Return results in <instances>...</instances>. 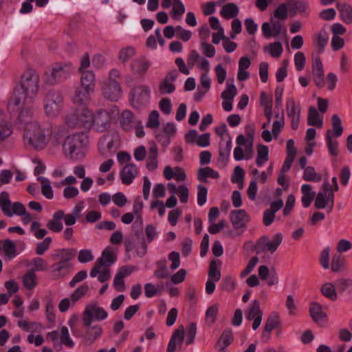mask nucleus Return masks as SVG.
Segmentation results:
<instances>
[{"mask_svg":"<svg viewBox=\"0 0 352 352\" xmlns=\"http://www.w3.org/2000/svg\"><path fill=\"white\" fill-rule=\"evenodd\" d=\"M40 77L33 69H27L20 78V88L15 89L8 102L9 106H19L21 104H32L39 91Z\"/></svg>","mask_w":352,"mask_h":352,"instance_id":"obj_1","label":"nucleus"},{"mask_svg":"<svg viewBox=\"0 0 352 352\" xmlns=\"http://www.w3.org/2000/svg\"><path fill=\"white\" fill-rule=\"evenodd\" d=\"M76 250L60 249L52 256L54 263L51 266L50 274L54 279L65 277L73 270L72 260L75 257Z\"/></svg>","mask_w":352,"mask_h":352,"instance_id":"obj_2","label":"nucleus"},{"mask_svg":"<svg viewBox=\"0 0 352 352\" xmlns=\"http://www.w3.org/2000/svg\"><path fill=\"white\" fill-rule=\"evenodd\" d=\"M0 208L3 214L8 217H12L14 215L21 217L24 225L29 224L33 219L32 214L27 211L22 203L16 201L12 204L9 194L6 191L0 194Z\"/></svg>","mask_w":352,"mask_h":352,"instance_id":"obj_3","label":"nucleus"},{"mask_svg":"<svg viewBox=\"0 0 352 352\" xmlns=\"http://www.w3.org/2000/svg\"><path fill=\"white\" fill-rule=\"evenodd\" d=\"M87 138L84 133H75L67 137L63 144V153L67 157L78 160L84 157V148Z\"/></svg>","mask_w":352,"mask_h":352,"instance_id":"obj_4","label":"nucleus"},{"mask_svg":"<svg viewBox=\"0 0 352 352\" xmlns=\"http://www.w3.org/2000/svg\"><path fill=\"white\" fill-rule=\"evenodd\" d=\"M116 256L108 249L104 250L95 263V266L90 272V276L92 278L98 276L100 283H104L110 279V266L115 263Z\"/></svg>","mask_w":352,"mask_h":352,"instance_id":"obj_5","label":"nucleus"},{"mask_svg":"<svg viewBox=\"0 0 352 352\" xmlns=\"http://www.w3.org/2000/svg\"><path fill=\"white\" fill-rule=\"evenodd\" d=\"M23 140L25 145L36 149H41L47 144L44 131L36 122H28L26 124Z\"/></svg>","mask_w":352,"mask_h":352,"instance_id":"obj_6","label":"nucleus"},{"mask_svg":"<svg viewBox=\"0 0 352 352\" xmlns=\"http://www.w3.org/2000/svg\"><path fill=\"white\" fill-rule=\"evenodd\" d=\"M63 107V96L58 90L49 91L44 98V111L47 116L56 117Z\"/></svg>","mask_w":352,"mask_h":352,"instance_id":"obj_7","label":"nucleus"},{"mask_svg":"<svg viewBox=\"0 0 352 352\" xmlns=\"http://www.w3.org/2000/svg\"><path fill=\"white\" fill-rule=\"evenodd\" d=\"M150 89L146 85L133 87L130 92V102L134 109H140L145 107L150 100Z\"/></svg>","mask_w":352,"mask_h":352,"instance_id":"obj_8","label":"nucleus"},{"mask_svg":"<svg viewBox=\"0 0 352 352\" xmlns=\"http://www.w3.org/2000/svg\"><path fill=\"white\" fill-rule=\"evenodd\" d=\"M82 315L84 326L89 325L94 320H104L108 316V314L104 308L99 307L96 302L87 305Z\"/></svg>","mask_w":352,"mask_h":352,"instance_id":"obj_9","label":"nucleus"},{"mask_svg":"<svg viewBox=\"0 0 352 352\" xmlns=\"http://www.w3.org/2000/svg\"><path fill=\"white\" fill-rule=\"evenodd\" d=\"M111 123L110 113L104 109H99L93 113L91 128L97 132H104L110 128Z\"/></svg>","mask_w":352,"mask_h":352,"instance_id":"obj_10","label":"nucleus"},{"mask_svg":"<svg viewBox=\"0 0 352 352\" xmlns=\"http://www.w3.org/2000/svg\"><path fill=\"white\" fill-rule=\"evenodd\" d=\"M69 74V67L60 64H56L50 70L45 72V80L47 83L54 85L67 78Z\"/></svg>","mask_w":352,"mask_h":352,"instance_id":"obj_11","label":"nucleus"},{"mask_svg":"<svg viewBox=\"0 0 352 352\" xmlns=\"http://www.w3.org/2000/svg\"><path fill=\"white\" fill-rule=\"evenodd\" d=\"M103 96L111 101H118L122 95V90L119 82H105L102 84Z\"/></svg>","mask_w":352,"mask_h":352,"instance_id":"obj_12","label":"nucleus"},{"mask_svg":"<svg viewBox=\"0 0 352 352\" xmlns=\"http://www.w3.org/2000/svg\"><path fill=\"white\" fill-rule=\"evenodd\" d=\"M287 115L292 120V129L296 130L298 127L300 116V107L296 104L293 98H289L286 102Z\"/></svg>","mask_w":352,"mask_h":352,"instance_id":"obj_13","label":"nucleus"},{"mask_svg":"<svg viewBox=\"0 0 352 352\" xmlns=\"http://www.w3.org/2000/svg\"><path fill=\"white\" fill-rule=\"evenodd\" d=\"M312 73L314 80L318 88L324 85V69L322 61L318 55L312 54Z\"/></svg>","mask_w":352,"mask_h":352,"instance_id":"obj_14","label":"nucleus"},{"mask_svg":"<svg viewBox=\"0 0 352 352\" xmlns=\"http://www.w3.org/2000/svg\"><path fill=\"white\" fill-rule=\"evenodd\" d=\"M119 124L124 131H129L133 130L135 126L140 124V120L135 118L131 111L124 110L120 114Z\"/></svg>","mask_w":352,"mask_h":352,"instance_id":"obj_15","label":"nucleus"},{"mask_svg":"<svg viewBox=\"0 0 352 352\" xmlns=\"http://www.w3.org/2000/svg\"><path fill=\"white\" fill-rule=\"evenodd\" d=\"M178 76L176 70L170 71L159 85V91L161 94H170L175 90L174 82Z\"/></svg>","mask_w":352,"mask_h":352,"instance_id":"obj_16","label":"nucleus"},{"mask_svg":"<svg viewBox=\"0 0 352 352\" xmlns=\"http://www.w3.org/2000/svg\"><path fill=\"white\" fill-rule=\"evenodd\" d=\"M283 241V236L280 233L274 235L272 241H270L267 236L261 237L258 241V244H262V251H267L271 254L276 252Z\"/></svg>","mask_w":352,"mask_h":352,"instance_id":"obj_17","label":"nucleus"},{"mask_svg":"<svg viewBox=\"0 0 352 352\" xmlns=\"http://www.w3.org/2000/svg\"><path fill=\"white\" fill-rule=\"evenodd\" d=\"M334 206V193L326 195V193H318L316 195L314 206L317 209L327 208V212H331Z\"/></svg>","mask_w":352,"mask_h":352,"instance_id":"obj_18","label":"nucleus"},{"mask_svg":"<svg viewBox=\"0 0 352 352\" xmlns=\"http://www.w3.org/2000/svg\"><path fill=\"white\" fill-rule=\"evenodd\" d=\"M283 206V200L278 199L271 204L270 208L264 211L263 223L265 226H269L273 223L276 217V212H278Z\"/></svg>","mask_w":352,"mask_h":352,"instance_id":"obj_19","label":"nucleus"},{"mask_svg":"<svg viewBox=\"0 0 352 352\" xmlns=\"http://www.w3.org/2000/svg\"><path fill=\"white\" fill-rule=\"evenodd\" d=\"M138 173V167L134 164H128L120 173L122 183L125 185L131 184Z\"/></svg>","mask_w":352,"mask_h":352,"instance_id":"obj_20","label":"nucleus"},{"mask_svg":"<svg viewBox=\"0 0 352 352\" xmlns=\"http://www.w3.org/2000/svg\"><path fill=\"white\" fill-rule=\"evenodd\" d=\"M85 327H86V331L83 336V341L87 345H90L101 336L102 329L98 324L91 326L89 324V325Z\"/></svg>","mask_w":352,"mask_h":352,"instance_id":"obj_21","label":"nucleus"},{"mask_svg":"<svg viewBox=\"0 0 352 352\" xmlns=\"http://www.w3.org/2000/svg\"><path fill=\"white\" fill-rule=\"evenodd\" d=\"M78 127L90 129L93 113L84 106L76 109Z\"/></svg>","mask_w":352,"mask_h":352,"instance_id":"obj_22","label":"nucleus"},{"mask_svg":"<svg viewBox=\"0 0 352 352\" xmlns=\"http://www.w3.org/2000/svg\"><path fill=\"white\" fill-rule=\"evenodd\" d=\"M151 62L145 57H140L135 59L131 64V69L133 74L135 75H144L151 67Z\"/></svg>","mask_w":352,"mask_h":352,"instance_id":"obj_23","label":"nucleus"},{"mask_svg":"<svg viewBox=\"0 0 352 352\" xmlns=\"http://www.w3.org/2000/svg\"><path fill=\"white\" fill-rule=\"evenodd\" d=\"M248 214L244 210H232L230 212V221L235 229H240L245 227L248 221Z\"/></svg>","mask_w":352,"mask_h":352,"instance_id":"obj_24","label":"nucleus"},{"mask_svg":"<svg viewBox=\"0 0 352 352\" xmlns=\"http://www.w3.org/2000/svg\"><path fill=\"white\" fill-rule=\"evenodd\" d=\"M64 217V211L59 210L54 212L52 218L47 223V228L54 232H60L63 228L62 220Z\"/></svg>","mask_w":352,"mask_h":352,"instance_id":"obj_25","label":"nucleus"},{"mask_svg":"<svg viewBox=\"0 0 352 352\" xmlns=\"http://www.w3.org/2000/svg\"><path fill=\"white\" fill-rule=\"evenodd\" d=\"M184 328L179 326L175 330L168 344L166 352H175L177 348V343L181 345L184 340Z\"/></svg>","mask_w":352,"mask_h":352,"instance_id":"obj_26","label":"nucleus"},{"mask_svg":"<svg viewBox=\"0 0 352 352\" xmlns=\"http://www.w3.org/2000/svg\"><path fill=\"white\" fill-rule=\"evenodd\" d=\"M313 39L314 44L317 49L316 55L323 53L329 40V36L326 30H320L318 33L314 35Z\"/></svg>","mask_w":352,"mask_h":352,"instance_id":"obj_27","label":"nucleus"},{"mask_svg":"<svg viewBox=\"0 0 352 352\" xmlns=\"http://www.w3.org/2000/svg\"><path fill=\"white\" fill-rule=\"evenodd\" d=\"M232 148V138L226 137V142H220L219 151V162L226 164L229 160V156Z\"/></svg>","mask_w":352,"mask_h":352,"instance_id":"obj_28","label":"nucleus"},{"mask_svg":"<svg viewBox=\"0 0 352 352\" xmlns=\"http://www.w3.org/2000/svg\"><path fill=\"white\" fill-rule=\"evenodd\" d=\"M94 91V90H88L86 87L80 85L75 91L74 102L80 104H85L89 100L90 94Z\"/></svg>","mask_w":352,"mask_h":352,"instance_id":"obj_29","label":"nucleus"},{"mask_svg":"<svg viewBox=\"0 0 352 352\" xmlns=\"http://www.w3.org/2000/svg\"><path fill=\"white\" fill-rule=\"evenodd\" d=\"M12 132L11 124L0 111V143L8 138L12 134Z\"/></svg>","mask_w":352,"mask_h":352,"instance_id":"obj_30","label":"nucleus"},{"mask_svg":"<svg viewBox=\"0 0 352 352\" xmlns=\"http://www.w3.org/2000/svg\"><path fill=\"white\" fill-rule=\"evenodd\" d=\"M302 196V204L305 208H308L315 197V192L312 191V188L309 184H302L301 186Z\"/></svg>","mask_w":352,"mask_h":352,"instance_id":"obj_31","label":"nucleus"},{"mask_svg":"<svg viewBox=\"0 0 352 352\" xmlns=\"http://www.w3.org/2000/svg\"><path fill=\"white\" fill-rule=\"evenodd\" d=\"M80 85L86 87L88 90L95 89L96 78L95 74L92 71H85L81 73Z\"/></svg>","mask_w":352,"mask_h":352,"instance_id":"obj_32","label":"nucleus"},{"mask_svg":"<svg viewBox=\"0 0 352 352\" xmlns=\"http://www.w3.org/2000/svg\"><path fill=\"white\" fill-rule=\"evenodd\" d=\"M218 179L219 174L217 171L212 168L207 166L205 168H199L197 170V179L202 182H208V178Z\"/></svg>","mask_w":352,"mask_h":352,"instance_id":"obj_33","label":"nucleus"},{"mask_svg":"<svg viewBox=\"0 0 352 352\" xmlns=\"http://www.w3.org/2000/svg\"><path fill=\"white\" fill-rule=\"evenodd\" d=\"M338 9L342 20L346 24L352 23V6L349 3H338Z\"/></svg>","mask_w":352,"mask_h":352,"instance_id":"obj_34","label":"nucleus"},{"mask_svg":"<svg viewBox=\"0 0 352 352\" xmlns=\"http://www.w3.org/2000/svg\"><path fill=\"white\" fill-rule=\"evenodd\" d=\"M239 12V8L235 3H228L222 7L220 14L226 19H230L235 18Z\"/></svg>","mask_w":352,"mask_h":352,"instance_id":"obj_35","label":"nucleus"},{"mask_svg":"<svg viewBox=\"0 0 352 352\" xmlns=\"http://www.w3.org/2000/svg\"><path fill=\"white\" fill-rule=\"evenodd\" d=\"M269 160V148L268 146L263 144L257 146V156L256 159V164L258 167L263 166Z\"/></svg>","mask_w":352,"mask_h":352,"instance_id":"obj_36","label":"nucleus"},{"mask_svg":"<svg viewBox=\"0 0 352 352\" xmlns=\"http://www.w3.org/2000/svg\"><path fill=\"white\" fill-rule=\"evenodd\" d=\"M290 12L294 14H307L309 9V4L306 1H292L288 2Z\"/></svg>","mask_w":352,"mask_h":352,"instance_id":"obj_37","label":"nucleus"},{"mask_svg":"<svg viewBox=\"0 0 352 352\" xmlns=\"http://www.w3.org/2000/svg\"><path fill=\"white\" fill-rule=\"evenodd\" d=\"M307 124L318 128H321L323 125L322 120L320 118L319 113L314 107H310L309 109Z\"/></svg>","mask_w":352,"mask_h":352,"instance_id":"obj_38","label":"nucleus"},{"mask_svg":"<svg viewBox=\"0 0 352 352\" xmlns=\"http://www.w3.org/2000/svg\"><path fill=\"white\" fill-rule=\"evenodd\" d=\"M37 179L41 184V192L43 195L48 199H52L54 197V193L50 180L41 176L38 177Z\"/></svg>","mask_w":352,"mask_h":352,"instance_id":"obj_39","label":"nucleus"},{"mask_svg":"<svg viewBox=\"0 0 352 352\" xmlns=\"http://www.w3.org/2000/svg\"><path fill=\"white\" fill-rule=\"evenodd\" d=\"M320 291L324 297L332 301H335L338 298L335 286L331 283H326L323 284L321 287Z\"/></svg>","mask_w":352,"mask_h":352,"instance_id":"obj_40","label":"nucleus"},{"mask_svg":"<svg viewBox=\"0 0 352 352\" xmlns=\"http://www.w3.org/2000/svg\"><path fill=\"white\" fill-rule=\"evenodd\" d=\"M325 138H326V141H327V148H328V151H329L330 155L332 156H334V157L338 156V142L337 140H333L331 130H329V129L327 130Z\"/></svg>","mask_w":352,"mask_h":352,"instance_id":"obj_41","label":"nucleus"},{"mask_svg":"<svg viewBox=\"0 0 352 352\" xmlns=\"http://www.w3.org/2000/svg\"><path fill=\"white\" fill-rule=\"evenodd\" d=\"M135 54V50L132 46L122 48L118 53V59L122 63H126Z\"/></svg>","mask_w":352,"mask_h":352,"instance_id":"obj_42","label":"nucleus"},{"mask_svg":"<svg viewBox=\"0 0 352 352\" xmlns=\"http://www.w3.org/2000/svg\"><path fill=\"white\" fill-rule=\"evenodd\" d=\"M310 316L315 322H319L325 317L322 311V306L318 302H312L309 307Z\"/></svg>","mask_w":352,"mask_h":352,"instance_id":"obj_43","label":"nucleus"},{"mask_svg":"<svg viewBox=\"0 0 352 352\" xmlns=\"http://www.w3.org/2000/svg\"><path fill=\"white\" fill-rule=\"evenodd\" d=\"M302 179L307 182H318L322 180V175L316 172L312 166H307L304 170Z\"/></svg>","mask_w":352,"mask_h":352,"instance_id":"obj_44","label":"nucleus"},{"mask_svg":"<svg viewBox=\"0 0 352 352\" xmlns=\"http://www.w3.org/2000/svg\"><path fill=\"white\" fill-rule=\"evenodd\" d=\"M23 283L28 289H34L37 285V277L32 270L28 271L23 277Z\"/></svg>","mask_w":352,"mask_h":352,"instance_id":"obj_45","label":"nucleus"},{"mask_svg":"<svg viewBox=\"0 0 352 352\" xmlns=\"http://www.w3.org/2000/svg\"><path fill=\"white\" fill-rule=\"evenodd\" d=\"M2 249L4 252L5 256L8 258H13L16 255V245L10 239H6L3 241Z\"/></svg>","mask_w":352,"mask_h":352,"instance_id":"obj_46","label":"nucleus"},{"mask_svg":"<svg viewBox=\"0 0 352 352\" xmlns=\"http://www.w3.org/2000/svg\"><path fill=\"white\" fill-rule=\"evenodd\" d=\"M185 12V7L180 0H174L170 12L171 16L175 20H180L182 15Z\"/></svg>","mask_w":352,"mask_h":352,"instance_id":"obj_47","label":"nucleus"},{"mask_svg":"<svg viewBox=\"0 0 352 352\" xmlns=\"http://www.w3.org/2000/svg\"><path fill=\"white\" fill-rule=\"evenodd\" d=\"M331 122L333 126V131H331L332 137H340L343 132V127L342 126L341 119L337 114H334L331 118Z\"/></svg>","mask_w":352,"mask_h":352,"instance_id":"obj_48","label":"nucleus"},{"mask_svg":"<svg viewBox=\"0 0 352 352\" xmlns=\"http://www.w3.org/2000/svg\"><path fill=\"white\" fill-rule=\"evenodd\" d=\"M258 316H263V313L260 309V303L257 300H254L250 305L248 311L246 314V318L248 320H253Z\"/></svg>","mask_w":352,"mask_h":352,"instance_id":"obj_49","label":"nucleus"},{"mask_svg":"<svg viewBox=\"0 0 352 352\" xmlns=\"http://www.w3.org/2000/svg\"><path fill=\"white\" fill-rule=\"evenodd\" d=\"M32 104H21L18 107L21 108V111L19 114V119L21 122H28V119L32 117Z\"/></svg>","mask_w":352,"mask_h":352,"instance_id":"obj_50","label":"nucleus"},{"mask_svg":"<svg viewBox=\"0 0 352 352\" xmlns=\"http://www.w3.org/2000/svg\"><path fill=\"white\" fill-rule=\"evenodd\" d=\"M237 94V89L233 83L226 82V89L221 93V98L224 100H233Z\"/></svg>","mask_w":352,"mask_h":352,"instance_id":"obj_51","label":"nucleus"},{"mask_svg":"<svg viewBox=\"0 0 352 352\" xmlns=\"http://www.w3.org/2000/svg\"><path fill=\"white\" fill-rule=\"evenodd\" d=\"M17 325L25 331H39L42 326L38 322H29L27 320H19Z\"/></svg>","mask_w":352,"mask_h":352,"instance_id":"obj_52","label":"nucleus"},{"mask_svg":"<svg viewBox=\"0 0 352 352\" xmlns=\"http://www.w3.org/2000/svg\"><path fill=\"white\" fill-rule=\"evenodd\" d=\"M279 325V316L276 312L272 313L267 319L264 329L272 331Z\"/></svg>","mask_w":352,"mask_h":352,"instance_id":"obj_53","label":"nucleus"},{"mask_svg":"<svg viewBox=\"0 0 352 352\" xmlns=\"http://www.w3.org/2000/svg\"><path fill=\"white\" fill-rule=\"evenodd\" d=\"M208 278L215 281H219L221 278V272L217 268V261L215 260L210 261L208 270Z\"/></svg>","mask_w":352,"mask_h":352,"instance_id":"obj_54","label":"nucleus"},{"mask_svg":"<svg viewBox=\"0 0 352 352\" xmlns=\"http://www.w3.org/2000/svg\"><path fill=\"white\" fill-rule=\"evenodd\" d=\"M219 310V305L215 304L209 307L206 312V320L207 323L212 324L214 323L217 319V315Z\"/></svg>","mask_w":352,"mask_h":352,"instance_id":"obj_55","label":"nucleus"},{"mask_svg":"<svg viewBox=\"0 0 352 352\" xmlns=\"http://www.w3.org/2000/svg\"><path fill=\"white\" fill-rule=\"evenodd\" d=\"M244 179V170L243 169L237 166L234 169V174L231 178L232 183H236L239 184V188H243Z\"/></svg>","mask_w":352,"mask_h":352,"instance_id":"obj_56","label":"nucleus"},{"mask_svg":"<svg viewBox=\"0 0 352 352\" xmlns=\"http://www.w3.org/2000/svg\"><path fill=\"white\" fill-rule=\"evenodd\" d=\"M60 342L69 348L74 346V343L70 338L69 330L67 327L63 326L60 329Z\"/></svg>","mask_w":352,"mask_h":352,"instance_id":"obj_57","label":"nucleus"},{"mask_svg":"<svg viewBox=\"0 0 352 352\" xmlns=\"http://www.w3.org/2000/svg\"><path fill=\"white\" fill-rule=\"evenodd\" d=\"M41 224L38 221H32L30 226V230L33 232L34 236L38 239H43L46 234L47 231L40 228Z\"/></svg>","mask_w":352,"mask_h":352,"instance_id":"obj_58","label":"nucleus"},{"mask_svg":"<svg viewBox=\"0 0 352 352\" xmlns=\"http://www.w3.org/2000/svg\"><path fill=\"white\" fill-rule=\"evenodd\" d=\"M233 340L232 332L230 329L225 330L218 341L219 344H223L221 346L222 349L228 346Z\"/></svg>","mask_w":352,"mask_h":352,"instance_id":"obj_59","label":"nucleus"},{"mask_svg":"<svg viewBox=\"0 0 352 352\" xmlns=\"http://www.w3.org/2000/svg\"><path fill=\"white\" fill-rule=\"evenodd\" d=\"M272 57H280L283 52V46L280 42L270 43L265 49Z\"/></svg>","mask_w":352,"mask_h":352,"instance_id":"obj_60","label":"nucleus"},{"mask_svg":"<svg viewBox=\"0 0 352 352\" xmlns=\"http://www.w3.org/2000/svg\"><path fill=\"white\" fill-rule=\"evenodd\" d=\"M52 239L51 237L45 238L36 245L35 252L37 255H43L50 248Z\"/></svg>","mask_w":352,"mask_h":352,"instance_id":"obj_61","label":"nucleus"},{"mask_svg":"<svg viewBox=\"0 0 352 352\" xmlns=\"http://www.w3.org/2000/svg\"><path fill=\"white\" fill-rule=\"evenodd\" d=\"M159 113L157 111H153L150 113L146 126L151 129H156L160 126Z\"/></svg>","mask_w":352,"mask_h":352,"instance_id":"obj_62","label":"nucleus"},{"mask_svg":"<svg viewBox=\"0 0 352 352\" xmlns=\"http://www.w3.org/2000/svg\"><path fill=\"white\" fill-rule=\"evenodd\" d=\"M88 291L89 287L87 285H82L78 287L71 295V300L73 303H75L82 296H84Z\"/></svg>","mask_w":352,"mask_h":352,"instance_id":"obj_63","label":"nucleus"},{"mask_svg":"<svg viewBox=\"0 0 352 352\" xmlns=\"http://www.w3.org/2000/svg\"><path fill=\"white\" fill-rule=\"evenodd\" d=\"M344 260L341 255H334L331 262V270L334 272H340L344 267Z\"/></svg>","mask_w":352,"mask_h":352,"instance_id":"obj_64","label":"nucleus"}]
</instances>
